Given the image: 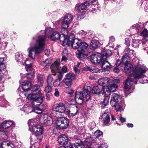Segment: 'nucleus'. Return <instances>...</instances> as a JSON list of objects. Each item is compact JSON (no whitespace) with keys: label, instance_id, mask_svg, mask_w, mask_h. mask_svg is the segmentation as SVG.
<instances>
[{"label":"nucleus","instance_id":"f257e3e1","mask_svg":"<svg viewBox=\"0 0 148 148\" xmlns=\"http://www.w3.org/2000/svg\"><path fill=\"white\" fill-rule=\"evenodd\" d=\"M45 45V38L42 35H39L38 38L35 37L32 38L30 43V47L27 49L28 56L33 60H34L36 53H41L44 49Z\"/></svg>","mask_w":148,"mask_h":148},{"label":"nucleus","instance_id":"f03ea898","mask_svg":"<svg viewBox=\"0 0 148 148\" xmlns=\"http://www.w3.org/2000/svg\"><path fill=\"white\" fill-rule=\"evenodd\" d=\"M146 68L144 65L140 64L135 65L133 67L130 64L125 65L124 70L125 73L129 74V77L131 76L135 80L140 79L146 77L144 73L146 71Z\"/></svg>","mask_w":148,"mask_h":148},{"label":"nucleus","instance_id":"7ed1b4c3","mask_svg":"<svg viewBox=\"0 0 148 148\" xmlns=\"http://www.w3.org/2000/svg\"><path fill=\"white\" fill-rule=\"evenodd\" d=\"M90 89V87L88 86L87 89H85L83 91H76L75 93V99L76 102L79 104H81L83 102H86L91 98L90 92L88 90Z\"/></svg>","mask_w":148,"mask_h":148},{"label":"nucleus","instance_id":"20e7f679","mask_svg":"<svg viewBox=\"0 0 148 148\" xmlns=\"http://www.w3.org/2000/svg\"><path fill=\"white\" fill-rule=\"evenodd\" d=\"M131 76L128 77L123 83L124 88L125 89V92L126 93L130 94L132 92V90L134 88V84L140 83L139 79L135 80L133 78H132Z\"/></svg>","mask_w":148,"mask_h":148},{"label":"nucleus","instance_id":"39448f33","mask_svg":"<svg viewBox=\"0 0 148 148\" xmlns=\"http://www.w3.org/2000/svg\"><path fill=\"white\" fill-rule=\"evenodd\" d=\"M43 97L40 93L39 94L32 92L28 94L27 98L29 100H32L31 103L32 105H40L43 102Z\"/></svg>","mask_w":148,"mask_h":148},{"label":"nucleus","instance_id":"423d86ee","mask_svg":"<svg viewBox=\"0 0 148 148\" xmlns=\"http://www.w3.org/2000/svg\"><path fill=\"white\" fill-rule=\"evenodd\" d=\"M33 131L35 133V135H32L30 137L31 140H33V138H35L36 140H42L43 128L40 125H35L32 127Z\"/></svg>","mask_w":148,"mask_h":148},{"label":"nucleus","instance_id":"0eeeda50","mask_svg":"<svg viewBox=\"0 0 148 148\" xmlns=\"http://www.w3.org/2000/svg\"><path fill=\"white\" fill-rule=\"evenodd\" d=\"M75 78L76 76L75 74L69 73L66 74V78L63 79V81L66 86L71 87L72 85L73 80Z\"/></svg>","mask_w":148,"mask_h":148},{"label":"nucleus","instance_id":"6e6552de","mask_svg":"<svg viewBox=\"0 0 148 148\" xmlns=\"http://www.w3.org/2000/svg\"><path fill=\"white\" fill-rule=\"evenodd\" d=\"M70 108L71 110L67 108L66 114L69 118H72L77 114L78 109L76 105L73 104H71Z\"/></svg>","mask_w":148,"mask_h":148},{"label":"nucleus","instance_id":"1a4fd4ad","mask_svg":"<svg viewBox=\"0 0 148 148\" xmlns=\"http://www.w3.org/2000/svg\"><path fill=\"white\" fill-rule=\"evenodd\" d=\"M61 38L60 41L63 43V44L65 45H68L69 46H72V44L73 43L74 40L76 39H75V36L73 34H70L68 38V35L67 36L63 38L62 39Z\"/></svg>","mask_w":148,"mask_h":148},{"label":"nucleus","instance_id":"9d476101","mask_svg":"<svg viewBox=\"0 0 148 148\" xmlns=\"http://www.w3.org/2000/svg\"><path fill=\"white\" fill-rule=\"evenodd\" d=\"M58 121L59 123L57 125L61 129H66L69 125V120L65 117H60Z\"/></svg>","mask_w":148,"mask_h":148},{"label":"nucleus","instance_id":"9b49d317","mask_svg":"<svg viewBox=\"0 0 148 148\" xmlns=\"http://www.w3.org/2000/svg\"><path fill=\"white\" fill-rule=\"evenodd\" d=\"M102 58V55L100 53L93 54L90 56L91 62L95 65L100 64Z\"/></svg>","mask_w":148,"mask_h":148},{"label":"nucleus","instance_id":"f8f14e48","mask_svg":"<svg viewBox=\"0 0 148 148\" xmlns=\"http://www.w3.org/2000/svg\"><path fill=\"white\" fill-rule=\"evenodd\" d=\"M89 5V3L87 1L80 5L76 4L75 7V9L77 11L83 12L87 10Z\"/></svg>","mask_w":148,"mask_h":148},{"label":"nucleus","instance_id":"ddd939ff","mask_svg":"<svg viewBox=\"0 0 148 148\" xmlns=\"http://www.w3.org/2000/svg\"><path fill=\"white\" fill-rule=\"evenodd\" d=\"M25 63L26 65L25 69L26 71H30V74L29 75V76L27 77V78L30 79L33 77V75L34 74V71L32 68V64L30 63V61L26 60L25 61Z\"/></svg>","mask_w":148,"mask_h":148},{"label":"nucleus","instance_id":"4468645a","mask_svg":"<svg viewBox=\"0 0 148 148\" xmlns=\"http://www.w3.org/2000/svg\"><path fill=\"white\" fill-rule=\"evenodd\" d=\"M121 100L119 95L117 94L114 93L112 94L110 103L112 106H114L117 103H121Z\"/></svg>","mask_w":148,"mask_h":148},{"label":"nucleus","instance_id":"2eb2a0df","mask_svg":"<svg viewBox=\"0 0 148 148\" xmlns=\"http://www.w3.org/2000/svg\"><path fill=\"white\" fill-rule=\"evenodd\" d=\"M53 32L54 31L52 28L50 27H48L46 29L45 31L43 30L41 31L40 34L37 36V38H36L37 39L38 37L40 35L43 36L45 37V40L46 37L50 38V36L52 34L51 33Z\"/></svg>","mask_w":148,"mask_h":148},{"label":"nucleus","instance_id":"dca6fc26","mask_svg":"<svg viewBox=\"0 0 148 148\" xmlns=\"http://www.w3.org/2000/svg\"><path fill=\"white\" fill-rule=\"evenodd\" d=\"M44 119L43 124L45 125H50L53 123V120L50 114L49 113H47L44 114Z\"/></svg>","mask_w":148,"mask_h":148},{"label":"nucleus","instance_id":"f3484780","mask_svg":"<svg viewBox=\"0 0 148 148\" xmlns=\"http://www.w3.org/2000/svg\"><path fill=\"white\" fill-rule=\"evenodd\" d=\"M60 60L57 59L54 62L53 64L51 66V69L53 75L55 76L56 73L58 71L59 68Z\"/></svg>","mask_w":148,"mask_h":148},{"label":"nucleus","instance_id":"a211bd4d","mask_svg":"<svg viewBox=\"0 0 148 148\" xmlns=\"http://www.w3.org/2000/svg\"><path fill=\"white\" fill-rule=\"evenodd\" d=\"M109 109L106 110L102 114L101 117L103 119V123L104 124H107L110 121V112Z\"/></svg>","mask_w":148,"mask_h":148},{"label":"nucleus","instance_id":"6ab92c4d","mask_svg":"<svg viewBox=\"0 0 148 148\" xmlns=\"http://www.w3.org/2000/svg\"><path fill=\"white\" fill-rule=\"evenodd\" d=\"M100 64H101L102 67L104 69H110L112 67V66L106 60V56L103 57Z\"/></svg>","mask_w":148,"mask_h":148},{"label":"nucleus","instance_id":"aec40b11","mask_svg":"<svg viewBox=\"0 0 148 148\" xmlns=\"http://www.w3.org/2000/svg\"><path fill=\"white\" fill-rule=\"evenodd\" d=\"M58 141L60 145H66L68 142V139L65 134H62L58 137Z\"/></svg>","mask_w":148,"mask_h":148},{"label":"nucleus","instance_id":"412c9836","mask_svg":"<svg viewBox=\"0 0 148 148\" xmlns=\"http://www.w3.org/2000/svg\"><path fill=\"white\" fill-rule=\"evenodd\" d=\"M14 144L8 140L0 143V148H14Z\"/></svg>","mask_w":148,"mask_h":148},{"label":"nucleus","instance_id":"4be33fe9","mask_svg":"<svg viewBox=\"0 0 148 148\" xmlns=\"http://www.w3.org/2000/svg\"><path fill=\"white\" fill-rule=\"evenodd\" d=\"M11 126H15V124L13 121L10 120H6L2 123L1 125V127L6 129Z\"/></svg>","mask_w":148,"mask_h":148},{"label":"nucleus","instance_id":"5701e85b","mask_svg":"<svg viewBox=\"0 0 148 148\" xmlns=\"http://www.w3.org/2000/svg\"><path fill=\"white\" fill-rule=\"evenodd\" d=\"M31 83L29 81L25 80L21 84V88L24 91L28 90L31 87Z\"/></svg>","mask_w":148,"mask_h":148},{"label":"nucleus","instance_id":"b1692460","mask_svg":"<svg viewBox=\"0 0 148 148\" xmlns=\"http://www.w3.org/2000/svg\"><path fill=\"white\" fill-rule=\"evenodd\" d=\"M98 82L99 85L103 87L105 86V84L108 85V84H110V79L105 78H100L99 79Z\"/></svg>","mask_w":148,"mask_h":148},{"label":"nucleus","instance_id":"393cba45","mask_svg":"<svg viewBox=\"0 0 148 148\" xmlns=\"http://www.w3.org/2000/svg\"><path fill=\"white\" fill-rule=\"evenodd\" d=\"M31 90L32 92L38 94L40 93L41 95H42L41 89L40 87L38 86L37 84H35L32 87H31Z\"/></svg>","mask_w":148,"mask_h":148},{"label":"nucleus","instance_id":"a878e982","mask_svg":"<svg viewBox=\"0 0 148 148\" xmlns=\"http://www.w3.org/2000/svg\"><path fill=\"white\" fill-rule=\"evenodd\" d=\"M99 42L97 40H92L90 43V49L92 50H94L99 46Z\"/></svg>","mask_w":148,"mask_h":148},{"label":"nucleus","instance_id":"bb28decb","mask_svg":"<svg viewBox=\"0 0 148 148\" xmlns=\"http://www.w3.org/2000/svg\"><path fill=\"white\" fill-rule=\"evenodd\" d=\"M62 37H60V34L58 32H54L50 36V38L52 40H54L58 39L60 40V39Z\"/></svg>","mask_w":148,"mask_h":148},{"label":"nucleus","instance_id":"cd10ccee","mask_svg":"<svg viewBox=\"0 0 148 148\" xmlns=\"http://www.w3.org/2000/svg\"><path fill=\"white\" fill-rule=\"evenodd\" d=\"M58 112L61 113H65L66 114V112L67 108L65 107V105L63 103H60L59 106L58 108Z\"/></svg>","mask_w":148,"mask_h":148},{"label":"nucleus","instance_id":"c85d7f7f","mask_svg":"<svg viewBox=\"0 0 148 148\" xmlns=\"http://www.w3.org/2000/svg\"><path fill=\"white\" fill-rule=\"evenodd\" d=\"M21 110L26 113L28 114L32 112L31 107L28 104H25L21 109Z\"/></svg>","mask_w":148,"mask_h":148},{"label":"nucleus","instance_id":"c756f323","mask_svg":"<svg viewBox=\"0 0 148 148\" xmlns=\"http://www.w3.org/2000/svg\"><path fill=\"white\" fill-rule=\"evenodd\" d=\"M102 95L105 96H108L110 93V90L108 86H105L102 87Z\"/></svg>","mask_w":148,"mask_h":148},{"label":"nucleus","instance_id":"7c9ffc66","mask_svg":"<svg viewBox=\"0 0 148 148\" xmlns=\"http://www.w3.org/2000/svg\"><path fill=\"white\" fill-rule=\"evenodd\" d=\"M40 105L32 106V112H34L38 114H41L42 112V110L38 107Z\"/></svg>","mask_w":148,"mask_h":148},{"label":"nucleus","instance_id":"2f4dec72","mask_svg":"<svg viewBox=\"0 0 148 148\" xmlns=\"http://www.w3.org/2000/svg\"><path fill=\"white\" fill-rule=\"evenodd\" d=\"M88 47V45L86 43L82 42L79 49L77 50V51L85 52L87 51Z\"/></svg>","mask_w":148,"mask_h":148},{"label":"nucleus","instance_id":"473e14b6","mask_svg":"<svg viewBox=\"0 0 148 148\" xmlns=\"http://www.w3.org/2000/svg\"><path fill=\"white\" fill-rule=\"evenodd\" d=\"M81 43V41L77 39H75L73 43L72 44V46L73 49H77V50H78Z\"/></svg>","mask_w":148,"mask_h":148},{"label":"nucleus","instance_id":"72a5a7b5","mask_svg":"<svg viewBox=\"0 0 148 148\" xmlns=\"http://www.w3.org/2000/svg\"><path fill=\"white\" fill-rule=\"evenodd\" d=\"M52 59L51 58H47L45 61L41 62L40 64L43 66H49L52 63Z\"/></svg>","mask_w":148,"mask_h":148},{"label":"nucleus","instance_id":"f704fd0d","mask_svg":"<svg viewBox=\"0 0 148 148\" xmlns=\"http://www.w3.org/2000/svg\"><path fill=\"white\" fill-rule=\"evenodd\" d=\"M10 135V132L9 131H3L1 132V137L4 139L6 140L9 139Z\"/></svg>","mask_w":148,"mask_h":148},{"label":"nucleus","instance_id":"c9c22d12","mask_svg":"<svg viewBox=\"0 0 148 148\" xmlns=\"http://www.w3.org/2000/svg\"><path fill=\"white\" fill-rule=\"evenodd\" d=\"M130 60V58L128 55L126 54L123 56L121 58V61L125 65H127L129 63L128 62Z\"/></svg>","mask_w":148,"mask_h":148},{"label":"nucleus","instance_id":"e433bc0d","mask_svg":"<svg viewBox=\"0 0 148 148\" xmlns=\"http://www.w3.org/2000/svg\"><path fill=\"white\" fill-rule=\"evenodd\" d=\"M73 19V16L71 14H68L64 16L63 20L64 22H66L69 24L72 21Z\"/></svg>","mask_w":148,"mask_h":148},{"label":"nucleus","instance_id":"4c0bfd02","mask_svg":"<svg viewBox=\"0 0 148 148\" xmlns=\"http://www.w3.org/2000/svg\"><path fill=\"white\" fill-rule=\"evenodd\" d=\"M85 142L86 143V145L88 146H90L92 145H95L96 143L94 142L93 139L91 137L86 138L85 139Z\"/></svg>","mask_w":148,"mask_h":148},{"label":"nucleus","instance_id":"58836bf2","mask_svg":"<svg viewBox=\"0 0 148 148\" xmlns=\"http://www.w3.org/2000/svg\"><path fill=\"white\" fill-rule=\"evenodd\" d=\"M15 59L17 62H21L23 60L22 53L21 52L17 53H16Z\"/></svg>","mask_w":148,"mask_h":148},{"label":"nucleus","instance_id":"ea45409f","mask_svg":"<svg viewBox=\"0 0 148 148\" xmlns=\"http://www.w3.org/2000/svg\"><path fill=\"white\" fill-rule=\"evenodd\" d=\"M42 140H36V139L35 138H33L32 141L30 139L31 143L33 141H35V142L32 146H33V147L34 148H38L40 145L39 143Z\"/></svg>","mask_w":148,"mask_h":148},{"label":"nucleus","instance_id":"a19ab883","mask_svg":"<svg viewBox=\"0 0 148 148\" xmlns=\"http://www.w3.org/2000/svg\"><path fill=\"white\" fill-rule=\"evenodd\" d=\"M87 70H89L93 73H96L99 72V70L96 67L91 66L90 67H88L87 68Z\"/></svg>","mask_w":148,"mask_h":148},{"label":"nucleus","instance_id":"79ce46f5","mask_svg":"<svg viewBox=\"0 0 148 148\" xmlns=\"http://www.w3.org/2000/svg\"><path fill=\"white\" fill-rule=\"evenodd\" d=\"M103 135V132L99 130L96 131L93 134V137L95 138H99Z\"/></svg>","mask_w":148,"mask_h":148},{"label":"nucleus","instance_id":"37998d69","mask_svg":"<svg viewBox=\"0 0 148 148\" xmlns=\"http://www.w3.org/2000/svg\"><path fill=\"white\" fill-rule=\"evenodd\" d=\"M37 79L38 82L40 83V85L42 86L44 83L42 75L40 74H38L37 76Z\"/></svg>","mask_w":148,"mask_h":148},{"label":"nucleus","instance_id":"c03bdc74","mask_svg":"<svg viewBox=\"0 0 148 148\" xmlns=\"http://www.w3.org/2000/svg\"><path fill=\"white\" fill-rule=\"evenodd\" d=\"M0 106L2 107H5V105H7L8 102L4 98L3 96L0 97Z\"/></svg>","mask_w":148,"mask_h":148},{"label":"nucleus","instance_id":"a18cd8bd","mask_svg":"<svg viewBox=\"0 0 148 148\" xmlns=\"http://www.w3.org/2000/svg\"><path fill=\"white\" fill-rule=\"evenodd\" d=\"M140 40H139L133 39V44L132 46L134 48H137L139 46L140 43Z\"/></svg>","mask_w":148,"mask_h":148},{"label":"nucleus","instance_id":"49530a36","mask_svg":"<svg viewBox=\"0 0 148 148\" xmlns=\"http://www.w3.org/2000/svg\"><path fill=\"white\" fill-rule=\"evenodd\" d=\"M83 51H77L76 52L77 57L80 60H83L84 58V54L82 53Z\"/></svg>","mask_w":148,"mask_h":148},{"label":"nucleus","instance_id":"de8ad7c7","mask_svg":"<svg viewBox=\"0 0 148 148\" xmlns=\"http://www.w3.org/2000/svg\"><path fill=\"white\" fill-rule=\"evenodd\" d=\"M30 74V72L28 73H27L25 74H23L22 73H21L20 74V75L21 76V80L22 79L23 80V79H25V78H26L27 79L28 81H30L32 80V79L34 77V75H33V77L30 79H29L27 77Z\"/></svg>","mask_w":148,"mask_h":148},{"label":"nucleus","instance_id":"09e8293b","mask_svg":"<svg viewBox=\"0 0 148 148\" xmlns=\"http://www.w3.org/2000/svg\"><path fill=\"white\" fill-rule=\"evenodd\" d=\"M115 41V38L113 36L110 37V40L109 41L108 45L110 47L113 48L114 47L113 42Z\"/></svg>","mask_w":148,"mask_h":148},{"label":"nucleus","instance_id":"8fccbe9b","mask_svg":"<svg viewBox=\"0 0 148 148\" xmlns=\"http://www.w3.org/2000/svg\"><path fill=\"white\" fill-rule=\"evenodd\" d=\"M102 55V58H103V57L104 56H106V58L108 56H110L111 54V52L110 51L108 50H107L103 51L101 54Z\"/></svg>","mask_w":148,"mask_h":148},{"label":"nucleus","instance_id":"3c124183","mask_svg":"<svg viewBox=\"0 0 148 148\" xmlns=\"http://www.w3.org/2000/svg\"><path fill=\"white\" fill-rule=\"evenodd\" d=\"M67 50L66 49L64 50L62 53V61H65L67 60L68 53Z\"/></svg>","mask_w":148,"mask_h":148},{"label":"nucleus","instance_id":"603ef678","mask_svg":"<svg viewBox=\"0 0 148 148\" xmlns=\"http://www.w3.org/2000/svg\"><path fill=\"white\" fill-rule=\"evenodd\" d=\"M101 89L98 86H95L92 89V93L93 94L100 93Z\"/></svg>","mask_w":148,"mask_h":148},{"label":"nucleus","instance_id":"864d4df0","mask_svg":"<svg viewBox=\"0 0 148 148\" xmlns=\"http://www.w3.org/2000/svg\"><path fill=\"white\" fill-rule=\"evenodd\" d=\"M131 27L133 29L135 28L138 33L139 32L143 29L142 27H141L140 25L137 24L132 25Z\"/></svg>","mask_w":148,"mask_h":148},{"label":"nucleus","instance_id":"5fc2aeb1","mask_svg":"<svg viewBox=\"0 0 148 148\" xmlns=\"http://www.w3.org/2000/svg\"><path fill=\"white\" fill-rule=\"evenodd\" d=\"M108 86L109 87L110 92H114L117 88V85L115 84H114V83L111 84L109 86Z\"/></svg>","mask_w":148,"mask_h":148},{"label":"nucleus","instance_id":"6e6d98bb","mask_svg":"<svg viewBox=\"0 0 148 148\" xmlns=\"http://www.w3.org/2000/svg\"><path fill=\"white\" fill-rule=\"evenodd\" d=\"M120 103H117L115 104V105L114 106H112V107H114L115 108L116 110V112L120 111L121 112L123 110L122 107L119 104Z\"/></svg>","mask_w":148,"mask_h":148},{"label":"nucleus","instance_id":"4d7b16f0","mask_svg":"<svg viewBox=\"0 0 148 148\" xmlns=\"http://www.w3.org/2000/svg\"><path fill=\"white\" fill-rule=\"evenodd\" d=\"M108 102L109 97L108 96H105L102 102V107H104L108 103Z\"/></svg>","mask_w":148,"mask_h":148},{"label":"nucleus","instance_id":"13d9d810","mask_svg":"<svg viewBox=\"0 0 148 148\" xmlns=\"http://www.w3.org/2000/svg\"><path fill=\"white\" fill-rule=\"evenodd\" d=\"M61 33H62V39L64 37V38L65 36H66L68 35V31L66 29L63 28L60 31Z\"/></svg>","mask_w":148,"mask_h":148},{"label":"nucleus","instance_id":"bf43d9fd","mask_svg":"<svg viewBox=\"0 0 148 148\" xmlns=\"http://www.w3.org/2000/svg\"><path fill=\"white\" fill-rule=\"evenodd\" d=\"M124 52H125V53L126 54H128L129 55H130L132 54L133 55H134V51L130 49L128 47L126 48V49L125 50Z\"/></svg>","mask_w":148,"mask_h":148},{"label":"nucleus","instance_id":"052dcab7","mask_svg":"<svg viewBox=\"0 0 148 148\" xmlns=\"http://www.w3.org/2000/svg\"><path fill=\"white\" fill-rule=\"evenodd\" d=\"M74 146L75 148H84V145L83 143L81 142L80 143H76L74 144Z\"/></svg>","mask_w":148,"mask_h":148},{"label":"nucleus","instance_id":"680f3d73","mask_svg":"<svg viewBox=\"0 0 148 148\" xmlns=\"http://www.w3.org/2000/svg\"><path fill=\"white\" fill-rule=\"evenodd\" d=\"M53 79V77L51 75H49L47 77V84H51Z\"/></svg>","mask_w":148,"mask_h":148},{"label":"nucleus","instance_id":"e2e57ef3","mask_svg":"<svg viewBox=\"0 0 148 148\" xmlns=\"http://www.w3.org/2000/svg\"><path fill=\"white\" fill-rule=\"evenodd\" d=\"M69 24L68 23L64 22V21L63 20L61 24V26L63 28L66 29L69 27Z\"/></svg>","mask_w":148,"mask_h":148},{"label":"nucleus","instance_id":"0e129e2a","mask_svg":"<svg viewBox=\"0 0 148 148\" xmlns=\"http://www.w3.org/2000/svg\"><path fill=\"white\" fill-rule=\"evenodd\" d=\"M51 90L52 88L51 86V84H47V85L45 88V91L49 93L51 92Z\"/></svg>","mask_w":148,"mask_h":148},{"label":"nucleus","instance_id":"69168bd1","mask_svg":"<svg viewBox=\"0 0 148 148\" xmlns=\"http://www.w3.org/2000/svg\"><path fill=\"white\" fill-rule=\"evenodd\" d=\"M60 103H56L55 105H54L52 108V110L53 111H55L56 112H58V109L59 108V106Z\"/></svg>","mask_w":148,"mask_h":148},{"label":"nucleus","instance_id":"338daca9","mask_svg":"<svg viewBox=\"0 0 148 148\" xmlns=\"http://www.w3.org/2000/svg\"><path fill=\"white\" fill-rule=\"evenodd\" d=\"M120 82V80L118 79H114V78H112L110 79V83H112L115 84V83H119Z\"/></svg>","mask_w":148,"mask_h":148},{"label":"nucleus","instance_id":"774afa93","mask_svg":"<svg viewBox=\"0 0 148 148\" xmlns=\"http://www.w3.org/2000/svg\"><path fill=\"white\" fill-rule=\"evenodd\" d=\"M140 34L142 36H148V31L146 29H144L143 32L140 33Z\"/></svg>","mask_w":148,"mask_h":148}]
</instances>
